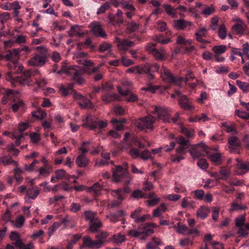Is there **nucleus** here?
<instances>
[{
	"mask_svg": "<svg viewBox=\"0 0 249 249\" xmlns=\"http://www.w3.org/2000/svg\"><path fill=\"white\" fill-rule=\"evenodd\" d=\"M0 161L2 163L5 165H9L10 164H13L15 167L18 166V163L17 161L14 160L11 157L7 156H3L0 158Z\"/></svg>",
	"mask_w": 249,
	"mask_h": 249,
	"instance_id": "ea45409f",
	"label": "nucleus"
},
{
	"mask_svg": "<svg viewBox=\"0 0 249 249\" xmlns=\"http://www.w3.org/2000/svg\"><path fill=\"white\" fill-rule=\"evenodd\" d=\"M139 28V26L136 22L132 21L127 24V29L130 32H134Z\"/></svg>",
	"mask_w": 249,
	"mask_h": 249,
	"instance_id": "864d4df0",
	"label": "nucleus"
},
{
	"mask_svg": "<svg viewBox=\"0 0 249 249\" xmlns=\"http://www.w3.org/2000/svg\"><path fill=\"white\" fill-rule=\"evenodd\" d=\"M160 75L164 81L169 83H174L178 86L181 84L183 80L182 78L174 77L170 71L163 66L160 69Z\"/></svg>",
	"mask_w": 249,
	"mask_h": 249,
	"instance_id": "0eeeda50",
	"label": "nucleus"
},
{
	"mask_svg": "<svg viewBox=\"0 0 249 249\" xmlns=\"http://www.w3.org/2000/svg\"><path fill=\"white\" fill-rule=\"evenodd\" d=\"M55 178L57 180L62 179L66 175V172L63 169H58L55 171Z\"/></svg>",
	"mask_w": 249,
	"mask_h": 249,
	"instance_id": "0e129e2a",
	"label": "nucleus"
},
{
	"mask_svg": "<svg viewBox=\"0 0 249 249\" xmlns=\"http://www.w3.org/2000/svg\"><path fill=\"white\" fill-rule=\"evenodd\" d=\"M24 107V103L22 100H18L17 102L13 104L12 106V110L14 112H17L20 109L23 108Z\"/></svg>",
	"mask_w": 249,
	"mask_h": 249,
	"instance_id": "a18cd8bd",
	"label": "nucleus"
},
{
	"mask_svg": "<svg viewBox=\"0 0 249 249\" xmlns=\"http://www.w3.org/2000/svg\"><path fill=\"white\" fill-rule=\"evenodd\" d=\"M112 49V45L107 42H103L100 45L99 48V51L101 52H104L105 51L111 52Z\"/></svg>",
	"mask_w": 249,
	"mask_h": 249,
	"instance_id": "de8ad7c7",
	"label": "nucleus"
},
{
	"mask_svg": "<svg viewBox=\"0 0 249 249\" xmlns=\"http://www.w3.org/2000/svg\"><path fill=\"white\" fill-rule=\"evenodd\" d=\"M103 186L98 182L95 183L92 186L87 189V192L93 195L94 196H98L102 190Z\"/></svg>",
	"mask_w": 249,
	"mask_h": 249,
	"instance_id": "5701e85b",
	"label": "nucleus"
},
{
	"mask_svg": "<svg viewBox=\"0 0 249 249\" xmlns=\"http://www.w3.org/2000/svg\"><path fill=\"white\" fill-rule=\"evenodd\" d=\"M163 7L168 15L172 16L173 17L176 16V9H174L171 5L167 4H164Z\"/></svg>",
	"mask_w": 249,
	"mask_h": 249,
	"instance_id": "37998d69",
	"label": "nucleus"
},
{
	"mask_svg": "<svg viewBox=\"0 0 249 249\" xmlns=\"http://www.w3.org/2000/svg\"><path fill=\"white\" fill-rule=\"evenodd\" d=\"M32 115L37 119H43L46 117V113L41 109L39 108L36 111L32 112Z\"/></svg>",
	"mask_w": 249,
	"mask_h": 249,
	"instance_id": "c03bdc74",
	"label": "nucleus"
},
{
	"mask_svg": "<svg viewBox=\"0 0 249 249\" xmlns=\"http://www.w3.org/2000/svg\"><path fill=\"white\" fill-rule=\"evenodd\" d=\"M90 27L93 35L96 37L102 38L107 37V34L100 23L98 22H92L90 23Z\"/></svg>",
	"mask_w": 249,
	"mask_h": 249,
	"instance_id": "f8f14e48",
	"label": "nucleus"
},
{
	"mask_svg": "<svg viewBox=\"0 0 249 249\" xmlns=\"http://www.w3.org/2000/svg\"><path fill=\"white\" fill-rule=\"evenodd\" d=\"M108 236V233L107 232H101L96 235V242L99 243L98 245L100 248L103 247L105 243V239Z\"/></svg>",
	"mask_w": 249,
	"mask_h": 249,
	"instance_id": "bb28decb",
	"label": "nucleus"
},
{
	"mask_svg": "<svg viewBox=\"0 0 249 249\" xmlns=\"http://www.w3.org/2000/svg\"><path fill=\"white\" fill-rule=\"evenodd\" d=\"M214 11L215 9L213 6L210 7L205 6L203 8L202 14L208 16L214 13Z\"/></svg>",
	"mask_w": 249,
	"mask_h": 249,
	"instance_id": "4d7b16f0",
	"label": "nucleus"
},
{
	"mask_svg": "<svg viewBox=\"0 0 249 249\" xmlns=\"http://www.w3.org/2000/svg\"><path fill=\"white\" fill-rule=\"evenodd\" d=\"M118 91L122 95L126 96V100L128 102H135L137 100V96L128 89H125L124 91H123L122 88L119 87Z\"/></svg>",
	"mask_w": 249,
	"mask_h": 249,
	"instance_id": "a211bd4d",
	"label": "nucleus"
},
{
	"mask_svg": "<svg viewBox=\"0 0 249 249\" xmlns=\"http://www.w3.org/2000/svg\"><path fill=\"white\" fill-rule=\"evenodd\" d=\"M208 215V209L205 207H201L196 212L197 217L202 219H205Z\"/></svg>",
	"mask_w": 249,
	"mask_h": 249,
	"instance_id": "79ce46f5",
	"label": "nucleus"
},
{
	"mask_svg": "<svg viewBox=\"0 0 249 249\" xmlns=\"http://www.w3.org/2000/svg\"><path fill=\"white\" fill-rule=\"evenodd\" d=\"M110 7V3L108 2H105L99 8L97 11V14L99 15L105 13Z\"/></svg>",
	"mask_w": 249,
	"mask_h": 249,
	"instance_id": "49530a36",
	"label": "nucleus"
},
{
	"mask_svg": "<svg viewBox=\"0 0 249 249\" xmlns=\"http://www.w3.org/2000/svg\"><path fill=\"white\" fill-rule=\"evenodd\" d=\"M190 228L185 225H182L180 223H178L177 225V232L178 233L182 234L184 235H188Z\"/></svg>",
	"mask_w": 249,
	"mask_h": 249,
	"instance_id": "f704fd0d",
	"label": "nucleus"
},
{
	"mask_svg": "<svg viewBox=\"0 0 249 249\" xmlns=\"http://www.w3.org/2000/svg\"><path fill=\"white\" fill-rule=\"evenodd\" d=\"M124 214L123 210L119 211L116 213H110L106 216V217L111 222L115 223L118 221L119 218L124 216Z\"/></svg>",
	"mask_w": 249,
	"mask_h": 249,
	"instance_id": "a878e982",
	"label": "nucleus"
},
{
	"mask_svg": "<svg viewBox=\"0 0 249 249\" xmlns=\"http://www.w3.org/2000/svg\"><path fill=\"white\" fill-rule=\"evenodd\" d=\"M227 47L225 45H216L213 47L212 50L214 54L213 57L218 62H222L225 60V58L221 55L225 53Z\"/></svg>",
	"mask_w": 249,
	"mask_h": 249,
	"instance_id": "9d476101",
	"label": "nucleus"
},
{
	"mask_svg": "<svg viewBox=\"0 0 249 249\" xmlns=\"http://www.w3.org/2000/svg\"><path fill=\"white\" fill-rule=\"evenodd\" d=\"M152 54L156 59L163 60L165 58L166 52L163 47H161L160 49H157Z\"/></svg>",
	"mask_w": 249,
	"mask_h": 249,
	"instance_id": "7c9ffc66",
	"label": "nucleus"
},
{
	"mask_svg": "<svg viewBox=\"0 0 249 249\" xmlns=\"http://www.w3.org/2000/svg\"><path fill=\"white\" fill-rule=\"evenodd\" d=\"M39 192L40 190L37 186L29 188L27 190L26 198L35 199L39 195Z\"/></svg>",
	"mask_w": 249,
	"mask_h": 249,
	"instance_id": "aec40b11",
	"label": "nucleus"
},
{
	"mask_svg": "<svg viewBox=\"0 0 249 249\" xmlns=\"http://www.w3.org/2000/svg\"><path fill=\"white\" fill-rule=\"evenodd\" d=\"M113 179L115 182H122L128 184L132 180L129 173L127 172V163H124L123 167L117 166L116 170L113 172Z\"/></svg>",
	"mask_w": 249,
	"mask_h": 249,
	"instance_id": "f03ea898",
	"label": "nucleus"
},
{
	"mask_svg": "<svg viewBox=\"0 0 249 249\" xmlns=\"http://www.w3.org/2000/svg\"><path fill=\"white\" fill-rule=\"evenodd\" d=\"M27 37H28L26 36L19 35L17 36L15 42V43H18L19 44L25 43L26 42Z\"/></svg>",
	"mask_w": 249,
	"mask_h": 249,
	"instance_id": "774afa93",
	"label": "nucleus"
},
{
	"mask_svg": "<svg viewBox=\"0 0 249 249\" xmlns=\"http://www.w3.org/2000/svg\"><path fill=\"white\" fill-rule=\"evenodd\" d=\"M235 114L237 116L243 119H248L249 118V114L245 111L237 109L235 111Z\"/></svg>",
	"mask_w": 249,
	"mask_h": 249,
	"instance_id": "69168bd1",
	"label": "nucleus"
},
{
	"mask_svg": "<svg viewBox=\"0 0 249 249\" xmlns=\"http://www.w3.org/2000/svg\"><path fill=\"white\" fill-rule=\"evenodd\" d=\"M136 72L140 74L147 73L149 74L151 78H154V75L150 73L151 68L148 64L144 65L143 67L136 66Z\"/></svg>",
	"mask_w": 249,
	"mask_h": 249,
	"instance_id": "b1692460",
	"label": "nucleus"
},
{
	"mask_svg": "<svg viewBox=\"0 0 249 249\" xmlns=\"http://www.w3.org/2000/svg\"><path fill=\"white\" fill-rule=\"evenodd\" d=\"M115 244H119L125 240V237L123 235L117 234L114 235L111 238Z\"/></svg>",
	"mask_w": 249,
	"mask_h": 249,
	"instance_id": "09e8293b",
	"label": "nucleus"
},
{
	"mask_svg": "<svg viewBox=\"0 0 249 249\" xmlns=\"http://www.w3.org/2000/svg\"><path fill=\"white\" fill-rule=\"evenodd\" d=\"M69 35L71 36H81L83 35L80 26L75 25L71 27L69 31Z\"/></svg>",
	"mask_w": 249,
	"mask_h": 249,
	"instance_id": "393cba45",
	"label": "nucleus"
},
{
	"mask_svg": "<svg viewBox=\"0 0 249 249\" xmlns=\"http://www.w3.org/2000/svg\"><path fill=\"white\" fill-rule=\"evenodd\" d=\"M207 32L208 30L205 27H202L198 30L195 33L196 40L198 42H205V40L202 37L206 36Z\"/></svg>",
	"mask_w": 249,
	"mask_h": 249,
	"instance_id": "c756f323",
	"label": "nucleus"
},
{
	"mask_svg": "<svg viewBox=\"0 0 249 249\" xmlns=\"http://www.w3.org/2000/svg\"><path fill=\"white\" fill-rule=\"evenodd\" d=\"M156 118L150 115L141 118L136 120L135 126L140 130L144 129H152Z\"/></svg>",
	"mask_w": 249,
	"mask_h": 249,
	"instance_id": "423d86ee",
	"label": "nucleus"
},
{
	"mask_svg": "<svg viewBox=\"0 0 249 249\" xmlns=\"http://www.w3.org/2000/svg\"><path fill=\"white\" fill-rule=\"evenodd\" d=\"M35 84L38 88H43L47 84V82L45 78L41 77L36 79Z\"/></svg>",
	"mask_w": 249,
	"mask_h": 249,
	"instance_id": "338daca9",
	"label": "nucleus"
},
{
	"mask_svg": "<svg viewBox=\"0 0 249 249\" xmlns=\"http://www.w3.org/2000/svg\"><path fill=\"white\" fill-rule=\"evenodd\" d=\"M246 26L247 25L245 22H244V24L241 23L235 24L232 27V29L235 32L236 34L241 36L243 35Z\"/></svg>",
	"mask_w": 249,
	"mask_h": 249,
	"instance_id": "72a5a7b5",
	"label": "nucleus"
},
{
	"mask_svg": "<svg viewBox=\"0 0 249 249\" xmlns=\"http://www.w3.org/2000/svg\"><path fill=\"white\" fill-rule=\"evenodd\" d=\"M83 244L80 247V249H99V243L93 240L88 236H85L83 237Z\"/></svg>",
	"mask_w": 249,
	"mask_h": 249,
	"instance_id": "9b49d317",
	"label": "nucleus"
},
{
	"mask_svg": "<svg viewBox=\"0 0 249 249\" xmlns=\"http://www.w3.org/2000/svg\"><path fill=\"white\" fill-rule=\"evenodd\" d=\"M52 171V166L41 167L38 169V176L43 177H48Z\"/></svg>",
	"mask_w": 249,
	"mask_h": 249,
	"instance_id": "473e14b6",
	"label": "nucleus"
},
{
	"mask_svg": "<svg viewBox=\"0 0 249 249\" xmlns=\"http://www.w3.org/2000/svg\"><path fill=\"white\" fill-rule=\"evenodd\" d=\"M193 25V23L184 19H178L174 21V27L178 30H183Z\"/></svg>",
	"mask_w": 249,
	"mask_h": 249,
	"instance_id": "6ab92c4d",
	"label": "nucleus"
},
{
	"mask_svg": "<svg viewBox=\"0 0 249 249\" xmlns=\"http://www.w3.org/2000/svg\"><path fill=\"white\" fill-rule=\"evenodd\" d=\"M140 228L142 234L147 235L154 232V230L151 228L150 225H147L144 227Z\"/></svg>",
	"mask_w": 249,
	"mask_h": 249,
	"instance_id": "603ef678",
	"label": "nucleus"
},
{
	"mask_svg": "<svg viewBox=\"0 0 249 249\" xmlns=\"http://www.w3.org/2000/svg\"><path fill=\"white\" fill-rule=\"evenodd\" d=\"M236 84L244 92H248L249 91V84L236 80Z\"/></svg>",
	"mask_w": 249,
	"mask_h": 249,
	"instance_id": "8fccbe9b",
	"label": "nucleus"
},
{
	"mask_svg": "<svg viewBox=\"0 0 249 249\" xmlns=\"http://www.w3.org/2000/svg\"><path fill=\"white\" fill-rule=\"evenodd\" d=\"M249 171V163L247 162H239L236 165V174L241 175Z\"/></svg>",
	"mask_w": 249,
	"mask_h": 249,
	"instance_id": "4be33fe9",
	"label": "nucleus"
},
{
	"mask_svg": "<svg viewBox=\"0 0 249 249\" xmlns=\"http://www.w3.org/2000/svg\"><path fill=\"white\" fill-rule=\"evenodd\" d=\"M161 242L159 238L154 237L151 242H149L147 246V249H156L157 247L160 245Z\"/></svg>",
	"mask_w": 249,
	"mask_h": 249,
	"instance_id": "c9c22d12",
	"label": "nucleus"
},
{
	"mask_svg": "<svg viewBox=\"0 0 249 249\" xmlns=\"http://www.w3.org/2000/svg\"><path fill=\"white\" fill-rule=\"evenodd\" d=\"M107 125V122L99 120L97 119L93 120L91 117L89 116L83 120V124L82 125L83 127H88L89 129L91 130L94 129L97 127L102 129L106 127Z\"/></svg>",
	"mask_w": 249,
	"mask_h": 249,
	"instance_id": "6e6552de",
	"label": "nucleus"
},
{
	"mask_svg": "<svg viewBox=\"0 0 249 249\" xmlns=\"http://www.w3.org/2000/svg\"><path fill=\"white\" fill-rule=\"evenodd\" d=\"M209 158L212 162L215 165H219L221 163V155L219 153L211 154Z\"/></svg>",
	"mask_w": 249,
	"mask_h": 249,
	"instance_id": "4c0bfd02",
	"label": "nucleus"
},
{
	"mask_svg": "<svg viewBox=\"0 0 249 249\" xmlns=\"http://www.w3.org/2000/svg\"><path fill=\"white\" fill-rule=\"evenodd\" d=\"M227 35L226 29L224 24L221 25L218 30V36L222 39L225 38Z\"/></svg>",
	"mask_w": 249,
	"mask_h": 249,
	"instance_id": "5fc2aeb1",
	"label": "nucleus"
},
{
	"mask_svg": "<svg viewBox=\"0 0 249 249\" xmlns=\"http://www.w3.org/2000/svg\"><path fill=\"white\" fill-rule=\"evenodd\" d=\"M118 96L115 93H107L102 96V100L106 103H109L116 100Z\"/></svg>",
	"mask_w": 249,
	"mask_h": 249,
	"instance_id": "2f4dec72",
	"label": "nucleus"
},
{
	"mask_svg": "<svg viewBox=\"0 0 249 249\" xmlns=\"http://www.w3.org/2000/svg\"><path fill=\"white\" fill-rule=\"evenodd\" d=\"M181 206L183 208L193 209L195 208V202L191 199V197L186 196L183 198Z\"/></svg>",
	"mask_w": 249,
	"mask_h": 249,
	"instance_id": "c85d7f7f",
	"label": "nucleus"
},
{
	"mask_svg": "<svg viewBox=\"0 0 249 249\" xmlns=\"http://www.w3.org/2000/svg\"><path fill=\"white\" fill-rule=\"evenodd\" d=\"M167 210L166 205L162 203L160 206L156 209H154L153 212V216L154 217H158L160 216Z\"/></svg>",
	"mask_w": 249,
	"mask_h": 249,
	"instance_id": "cd10ccee",
	"label": "nucleus"
},
{
	"mask_svg": "<svg viewBox=\"0 0 249 249\" xmlns=\"http://www.w3.org/2000/svg\"><path fill=\"white\" fill-rule=\"evenodd\" d=\"M169 111L165 107L155 106L153 113L157 115L159 120H161L164 123H170Z\"/></svg>",
	"mask_w": 249,
	"mask_h": 249,
	"instance_id": "1a4fd4ad",
	"label": "nucleus"
},
{
	"mask_svg": "<svg viewBox=\"0 0 249 249\" xmlns=\"http://www.w3.org/2000/svg\"><path fill=\"white\" fill-rule=\"evenodd\" d=\"M176 140L179 146L176 149V154L172 156L171 160L172 162H179L184 159L183 155L186 154V150L188 148L190 141L181 136L178 137Z\"/></svg>",
	"mask_w": 249,
	"mask_h": 249,
	"instance_id": "7ed1b4c3",
	"label": "nucleus"
},
{
	"mask_svg": "<svg viewBox=\"0 0 249 249\" xmlns=\"http://www.w3.org/2000/svg\"><path fill=\"white\" fill-rule=\"evenodd\" d=\"M25 219L23 216L20 215L18 216L15 221V226L16 228H21L24 224Z\"/></svg>",
	"mask_w": 249,
	"mask_h": 249,
	"instance_id": "052dcab7",
	"label": "nucleus"
},
{
	"mask_svg": "<svg viewBox=\"0 0 249 249\" xmlns=\"http://www.w3.org/2000/svg\"><path fill=\"white\" fill-rule=\"evenodd\" d=\"M111 194L114 197L118 199L123 200L124 199V197L123 196L122 190L121 189L112 190Z\"/></svg>",
	"mask_w": 249,
	"mask_h": 249,
	"instance_id": "680f3d73",
	"label": "nucleus"
},
{
	"mask_svg": "<svg viewBox=\"0 0 249 249\" xmlns=\"http://www.w3.org/2000/svg\"><path fill=\"white\" fill-rule=\"evenodd\" d=\"M192 241L189 238L180 239L179 240V244L181 247H185L192 245Z\"/></svg>",
	"mask_w": 249,
	"mask_h": 249,
	"instance_id": "13d9d810",
	"label": "nucleus"
},
{
	"mask_svg": "<svg viewBox=\"0 0 249 249\" xmlns=\"http://www.w3.org/2000/svg\"><path fill=\"white\" fill-rule=\"evenodd\" d=\"M207 153V149H202L197 146L190 151V154L194 159H199L200 157L205 156Z\"/></svg>",
	"mask_w": 249,
	"mask_h": 249,
	"instance_id": "f3484780",
	"label": "nucleus"
},
{
	"mask_svg": "<svg viewBox=\"0 0 249 249\" xmlns=\"http://www.w3.org/2000/svg\"><path fill=\"white\" fill-rule=\"evenodd\" d=\"M181 132L188 138H193L195 134L194 130L189 129L187 128H182Z\"/></svg>",
	"mask_w": 249,
	"mask_h": 249,
	"instance_id": "3c124183",
	"label": "nucleus"
},
{
	"mask_svg": "<svg viewBox=\"0 0 249 249\" xmlns=\"http://www.w3.org/2000/svg\"><path fill=\"white\" fill-rule=\"evenodd\" d=\"M78 104L82 108H91L93 107L90 101L84 97L82 99L78 102Z\"/></svg>",
	"mask_w": 249,
	"mask_h": 249,
	"instance_id": "e433bc0d",
	"label": "nucleus"
},
{
	"mask_svg": "<svg viewBox=\"0 0 249 249\" xmlns=\"http://www.w3.org/2000/svg\"><path fill=\"white\" fill-rule=\"evenodd\" d=\"M20 53H19V50L18 49H15L12 51H7L6 54L3 56V58H6L8 60H18L19 55Z\"/></svg>",
	"mask_w": 249,
	"mask_h": 249,
	"instance_id": "412c9836",
	"label": "nucleus"
},
{
	"mask_svg": "<svg viewBox=\"0 0 249 249\" xmlns=\"http://www.w3.org/2000/svg\"><path fill=\"white\" fill-rule=\"evenodd\" d=\"M178 103L180 107L187 110H191L195 108L191 101L184 95H181L179 98Z\"/></svg>",
	"mask_w": 249,
	"mask_h": 249,
	"instance_id": "4468645a",
	"label": "nucleus"
},
{
	"mask_svg": "<svg viewBox=\"0 0 249 249\" xmlns=\"http://www.w3.org/2000/svg\"><path fill=\"white\" fill-rule=\"evenodd\" d=\"M36 50H37L38 53L35 55L28 61V63L31 66L42 67L47 61L49 54L47 48L44 47H37Z\"/></svg>",
	"mask_w": 249,
	"mask_h": 249,
	"instance_id": "20e7f679",
	"label": "nucleus"
},
{
	"mask_svg": "<svg viewBox=\"0 0 249 249\" xmlns=\"http://www.w3.org/2000/svg\"><path fill=\"white\" fill-rule=\"evenodd\" d=\"M132 196L135 198H146V195L140 190H135L132 194Z\"/></svg>",
	"mask_w": 249,
	"mask_h": 249,
	"instance_id": "e2e57ef3",
	"label": "nucleus"
},
{
	"mask_svg": "<svg viewBox=\"0 0 249 249\" xmlns=\"http://www.w3.org/2000/svg\"><path fill=\"white\" fill-rule=\"evenodd\" d=\"M60 225L61 224L57 222L53 223L52 226L48 229V235L49 237H51L53 234L54 231L60 226Z\"/></svg>",
	"mask_w": 249,
	"mask_h": 249,
	"instance_id": "bf43d9fd",
	"label": "nucleus"
},
{
	"mask_svg": "<svg viewBox=\"0 0 249 249\" xmlns=\"http://www.w3.org/2000/svg\"><path fill=\"white\" fill-rule=\"evenodd\" d=\"M219 173L222 177L221 178L217 177V178L227 179L230 176L231 172L230 168L226 167H223L221 168Z\"/></svg>",
	"mask_w": 249,
	"mask_h": 249,
	"instance_id": "58836bf2",
	"label": "nucleus"
},
{
	"mask_svg": "<svg viewBox=\"0 0 249 249\" xmlns=\"http://www.w3.org/2000/svg\"><path fill=\"white\" fill-rule=\"evenodd\" d=\"M100 67V66H97L90 70L89 68L86 67L82 69L77 66H70L68 69L63 67L62 69L58 71V73H61L63 72H66L68 74L71 75L73 80L75 81L80 85H82L85 82V80L82 75L85 73H95L99 71Z\"/></svg>",
	"mask_w": 249,
	"mask_h": 249,
	"instance_id": "f257e3e1",
	"label": "nucleus"
},
{
	"mask_svg": "<svg viewBox=\"0 0 249 249\" xmlns=\"http://www.w3.org/2000/svg\"><path fill=\"white\" fill-rule=\"evenodd\" d=\"M89 160L85 154H80L76 159V164L79 167H86L89 164Z\"/></svg>",
	"mask_w": 249,
	"mask_h": 249,
	"instance_id": "dca6fc26",
	"label": "nucleus"
},
{
	"mask_svg": "<svg viewBox=\"0 0 249 249\" xmlns=\"http://www.w3.org/2000/svg\"><path fill=\"white\" fill-rule=\"evenodd\" d=\"M246 217L245 215H241L235 219V225L237 227H243L245 224Z\"/></svg>",
	"mask_w": 249,
	"mask_h": 249,
	"instance_id": "6e6d98bb",
	"label": "nucleus"
},
{
	"mask_svg": "<svg viewBox=\"0 0 249 249\" xmlns=\"http://www.w3.org/2000/svg\"><path fill=\"white\" fill-rule=\"evenodd\" d=\"M191 194L194 195L193 198L198 200H202L204 197V191L202 189H197L191 193Z\"/></svg>",
	"mask_w": 249,
	"mask_h": 249,
	"instance_id": "a19ab883",
	"label": "nucleus"
},
{
	"mask_svg": "<svg viewBox=\"0 0 249 249\" xmlns=\"http://www.w3.org/2000/svg\"><path fill=\"white\" fill-rule=\"evenodd\" d=\"M115 41L117 43V46L120 50L126 51L130 47H133L135 45L133 41L125 39L121 40L118 37L115 38Z\"/></svg>",
	"mask_w": 249,
	"mask_h": 249,
	"instance_id": "2eb2a0df",
	"label": "nucleus"
},
{
	"mask_svg": "<svg viewBox=\"0 0 249 249\" xmlns=\"http://www.w3.org/2000/svg\"><path fill=\"white\" fill-rule=\"evenodd\" d=\"M85 219L89 223V231L94 233L102 227V223L98 218L97 213L91 211H86L84 212Z\"/></svg>",
	"mask_w": 249,
	"mask_h": 249,
	"instance_id": "39448f33",
	"label": "nucleus"
},
{
	"mask_svg": "<svg viewBox=\"0 0 249 249\" xmlns=\"http://www.w3.org/2000/svg\"><path fill=\"white\" fill-rule=\"evenodd\" d=\"M228 143L229 149L231 153L239 154L240 141L236 136H232L229 138Z\"/></svg>",
	"mask_w": 249,
	"mask_h": 249,
	"instance_id": "ddd939ff",
	"label": "nucleus"
}]
</instances>
